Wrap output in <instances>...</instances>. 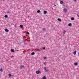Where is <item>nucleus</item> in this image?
I'll list each match as a JSON object with an SVG mask.
<instances>
[{
	"label": "nucleus",
	"mask_w": 79,
	"mask_h": 79,
	"mask_svg": "<svg viewBox=\"0 0 79 79\" xmlns=\"http://www.w3.org/2000/svg\"><path fill=\"white\" fill-rule=\"evenodd\" d=\"M41 73V72H40V70H38L36 72V74H40V73Z\"/></svg>",
	"instance_id": "nucleus-1"
},
{
	"label": "nucleus",
	"mask_w": 79,
	"mask_h": 79,
	"mask_svg": "<svg viewBox=\"0 0 79 79\" xmlns=\"http://www.w3.org/2000/svg\"><path fill=\"white\" fill-rule=\"evenodd\" d=\"M4 31H5V32H8V31H9V30H8L6 28L5 30Z\"/></svg>",
	"instance_id": "nucleus-2"
},
{
	"label": "nucleus",
	"mask_w": 79,
	"mask_h": 79,
	"mask_svg": "<svg viewBox=\"0 0 79 79\" xmlns=\"http://www.w3.org/2000/svg\"><path fill=\"white\" fill-rule=\"evenodd\" d=\"M20 28H21V29H22V28H23V25H21L19 26Z\"/></svg>",
	"instance_id": "nucleus-3"
},
{
	"label": "nucleus",
	"mask_w": 79,
	"mask_h": 79,
	"mask_svg": "<svg viewBox=\"0 0 79 79\" xmlns=\"http://www.w3.org/2000/svg\"><path fill=\"white\" fill-rule=\"evenodd\" d=\"M66 11H67V9L66 8L64 9V13H66Z\"/></svg>",
	"instance_id": "nucleus-4"
},
{
	"label": "nucleus",
	"mask_w": 79,
	"mask_h": 79,
	"mask_svg": "<svg viewBox=\"0 0 79 79\" xmlns=\"http://www.w3.org/2000/svg\"><path fill=\"white\" fill-rule=\"evenodd\" d=\"M74 64L75 65V66H77L78 65V63H77V62H76L74 63Z\"/></svg>",
	"instance_id": "nucleus-5"
},
{
	"label": "nucleus",
	"mask_w": 79,
	"mask_h": 79,
	"mask_svg": "<svg viewBox=\"0 0 79 79\" xmlns=\"http://www.w3.org/2000/svg\"><path fill=\"white\" fill-rule=\"evenodd\" d=\"M68 26H69V27H71V26H72V24L71 23H70L68 24Z\"/></svg>",
	"instance_id": "nucleus-6"
},
{
	"label": "nucleus",
	"mask_w": 79,
	"mask_h": 79,
	"mask_svg": "<svg viewBox=\"0 0 79 79\" xmlns=\"http://www.w3.org/2000/svg\"><path fill=\"white\" fill-rule=\"evenodd\" d=\"M44 14H47V11L46 10H44Z\"/></svg>",
	"instance_id": "nucleus-7"
},
{
	"label": "nucleus",
	"mask_w": 79,
	"mask_h": 79,
	"mask_svg": "<svg viewBox=\"0 0 79 79\" xmlns=\"http://www.w3.org/2000/svg\"><path fill=\"white\" fill-rule=\"evenodd\" d=\"M44 69L45 71V72H48V70H47V69H46V67H45L44 68Z\"/></svg>",
	"instance_id": "nucleus-8"
},
{
	"label": "nucleus",
	"mask_w": 79,
	"mask_h": 79,
	"mask_svg": "<svg viewBox=\"0 0 79 79\" xmlns=\"http://www.w3.org/2000/svg\"><path fill=\"white\" fill-rule=\"evenodd\" d=\"M46 78H47V77H46L44 76L42 78V79H46Z\"/></svg>",
	"instance_id": "nucleus-9"
},
{
	"label": "nucleus",
	"mask_w": 79,
	"mask_h": 79,
	"mask_svg": "<svg viewBox=\"0 0 79 79\" xmlns=\"http://www.w3.org/2000/svg\"><path fill=\"white\" fill-rule=\"evenodd\" d=\"M11 52H15V50H14L13 49H11Z\"/></svg>",
	"instance_id": "nucleus-10"
},
{
	"label": "nucleus",
	"mask_w": 79,
	"mask_h": 79,
	"mask_svg": "<svg viewBox=\"0 0 79 79\" xmlns=\"http://www.w3.org/2000/svg\"><path fill=\"white\" fill-rule=\"evenodd\" d=\"M35 54V52H32L31 53V55H34Z\"/></svg>",
	"instance_id": "nucleus-11"
},
{
	"label": "nucleus",
	"mask_w": 79,
	"mask_h": 79,
	"mask_svg": "<svg viewBox=\"0 0 79 79\" xmlns=\"http://www.w3.org/2000/svg\"><path fill=\"white\" fill-rule=\"evenodd\" d=\"M71 20H72V21H73V20H74V18L72 17L71 18Z\"/></svg>",
	"instance_id": "nucleus-12"
},
{
	"label": "nucleus",
	"mask_w": 79,
	"mask_h": 79,
	"mask_svg": "<svg viewBox=\"0 0 79 79\" xmlns=\"http://www.w3.org/2000/svg\"><path fill=\"white\" fill-rule=\"evenodd\" d=\"M9 77H12L11 74H9Z\"/></svg>",
	"instance_id": "nucleus-13"
},
{
	"label": "nucleus",
	"mask_w": 79,
	"mask_h": 79,
	"mask_svg": "<svg viewBox=\"0 0 79 79\" xmlns=\"http://www.w3.org/2000/svg\"><path fill=\"white\" fill-rule=\"evenodd\" d=\"M60 4H63V1H60Z\"/></svg>",
	"instance_id": "nucleus-14"
},
{
	"label": "nucleus",
	"mask_w": 79,
	"mask_h": 79,
	"mask_svg": "<svg viewBox=\"0 0 79 79\" xmlns=\"http://www.w3.org/2000/svg\"><path fill=\"white\" fill-rule=\"evenodd\" d=\"M21 68H24V66L23 65H21L20 66Z\"/></svg>",
	"instance_id": "nucleus-15"
},
{
	"label": "nucleus",
	"mask_w": 79,
	"mask_h": 79,
	"mask_svg": "<svg viewBox=\"0 0 79 79\" xmlns=\"http://www.w3.org/2000/svg\"><path fill=\"white\" fill-rule=\"evenodd\" d=\"M57 20H58V21H61V19H60V18H58L57 19Z\"/></svg>",
	"instance_id": "nucleus-16"
},
{
	"label": "nucleus",
	"mask_w": 79,
	"mask_h": 79,
	"mask_svg": "<svg viewBox=\"0 0 79 79\" xmlns=\"http://www.w3.org/2000/svg\"><path fill=\"white\" fill-rule=\"evenodd\" d=\"M73 54H74V55H76V51H74L73 52Z\"/></svg>",
	"instance_id": "nucleus-17"
},
{
	"label": "nucleus",
	"mask_w": 79,
	"mask_h": 79,
	"mask_svg": "<svg viewBox=\"0 0 79 79\" xmlns=\"http://www.w3.org/2000/svg\"><path fill=\"white\" fill-rule=\"evenodd\" d=\"M40 10H38L37 11V13H40Z\"/></svg>",
	"instance_id": "nucleus-18"
},
{
	"label": "nucleus",
	"mask_w": 79,
	"mask_h": 79,
	"mask_svg": "<svg viewBox=\"0 0 79 79\" xmlns=\"http://www.w3.org/2000/svg\"><path fill=\"white\" fill-rule=\"evenodd\" d=\"M4 17L5 18H8V15H5V16H4Z\"/></svg>",
	"instance_id": "nucleus-19"
},
{
	"label": "nucleus",
	"mask_w": 79,
	"mask_h": 79,
	"mask_svg": "<svg viewBox=\"0 0 79 79\" xmlns=\"http://www.w3.org/2000/svg\"><path fill=\"white\" fill-rule=\"evenodd\" d=\"M0 71H1V72H2V71H3V70H2V68H0Z\"/></svg>",
	"instance_id": "nucleus-20"
},
{
	"label": "nucleus",
	"mask_w": 79,
	"mask_h": 79,
	"mask_svg": "<svg viewBox=\"0 0 79 79\" xmlns=\"http://www.w3.org/2000/svg\"><path fill=\"white\" fill-rule=\"evenodd\" d=\"M65 32H66V31H65V30H64V31L63 34H65Z\"/></svg>",
	"instance_id": "nucleus-21"
},
{
	"label": "nucleus",
	"mask_w": 79,
	"mask_h": 79,
	"mask_svg": "<svg viewBox=\"0 0 79 79\" xmlns=\"http://www.w3.org/2000/svg\"><path fill=\"white\" fill-rule=\"evenodd\" d=\"M14 26L15 27H17V25H16V24H15L14 25Z\"/></svg>",
	"instance_id": "nucleus-22"
},
{
	"label": "nucleus",
	"mask_w": 79,
	"mask_h": 79,
	"mask_svg": "<svg viewBox=\"0 0 79 79\" xmlns=\"http://www.w3.org/2000/svg\"><path fill=\"white\" fill-rule=\"evenodd\" d=\"M38 51H40V52H42V51L40 49V50L38 49Z\"/></svg>",
	"instance_id": "nucleus-23"
},
{
	"label": "nucleus",
	"mask_w": 79,
	"mask_h": 79,
	"mask_svg": "<svg viewBox=\"0 0 79 79\" xmlns=\"http://www.w3.org/2000/svg\"><path fill=\"white\" fill-rule=\"evenodd\" d=\"M26 34H28V35H29V32H27V33Z\"/></svg>",
	"instance_id": "nucleus-24"
},
{
	"label": "nucleus",
	"mask_w": 79,
	"mask_h": 79,
	"mask_svg": "<svg viewBox=\"0 0 79 79\" xmlns=\"http://www.w3.org/2000/svg\"><path fill=\"white\" fill-rule=\"evenodd\" d=\"M44 60H46V59H47V57H44Z\"/></svg>",
	"instance_id": "nucleus-25"
},
{
	"label": "nucleus",
	"mask_w": 79,
	"mask_h": 79,
	"mask_svg": "<svg viewBox=\"0 0 79 79\" xmlns=\"http://www.w3.org/2000/svg\"><path fill=\"white\" fill-rule=\"evenodd\" d=\"M44 50H45V47H44L43 48Z\"/></svg>",
	"instance_id": "nucleus-26"
},
{
	"label": "nucleus",
	"mask_w": 79,
	"mask_h": 79,
	"mask_svg": "<svg viewBox=\"0 0 79 79\" xmlns=\"http://www.w3.org/2000/svg\"><path fill=\"white\" fill-rule=\"evenodd\" d=\"M43 64H46V62H44L43 63Z\"/></svg>",
	"instance_id": "nucleus-27"
},
{
	"label": "nucleus",
	"mask_w": 79,
	"mask_h": 79,
	"mask_svg": "<svg viewBox=\"0 0 79 79\" xmlns=\"http://www.w3.org/2000/svg\"><path fill=\"white\" fill-rule=\"evenodd\" d=\"M7 13H10V12L9 11H8Z\"/></svg>",
	"instance_id": "nucleus-28"
},
{
	"label": "nucleus",
	"mask_w": 79,
	"mask_h": 79,
	"mask_svg": "<svg viewBox=\"0 0 79 79\" xmlns=\"http://www.w3.org/2000/svg\"><path fill=\"white\" fill-rule=\"evenodd\" d=\"M73 1L74 2H76V0H73Z\"/></svg>",
	"instance_id": "nucleus-29"
},
{
	"label": "nucleus",
	"mask_w": 79,
	"mask_h": 79,
	"mask_svg": "<svg viewBox=\"0 0 79 79\" xmlns=\"http://www.w3.org/2000/svg\"><path fill=\"white\" fill-rule=\"evenodd\" d=\"M54 6H56V5H55V4H54Z\"/></svg>",
	"instance_id": "nucleus-30"
},
{
	"label": "nucleus",
	"mask_w": 79,
	"mask_h": 79,
	"mask_svg": "<svg viewBox=\"0 0 79 79\" xmlns=\"http://www.w3.org/2000/svg\"><path fill=\"white\" fill-rule=\"evenodd\" d=\"M77 16H78V17H79V15H77Z\"/></svg>",
	"instance_id": "nucleus-31"
},
{
	"label": "nucleus",
	"mask_w": 79,
	"mask_h": 79,
	"mask_svg": "<svg viewBox=\"0 0 79 79\" xmlns=\"http://www.w3.org/2000/svg\"><path fill=\"white\" fill-rule=\"evenodd\" d=\"M43 31H45V30L44 29Z\"/></svg>",
	"instance_id": "nucleus-32"
},
{
	"label": "nucleus",
	"mask_w": 79,
	"mask_h": 79,
	"mask_svg": "<svg viewBox=\"0 0 79 79\" xmlns=\"http://www.w3.org/2000/svg\"><path fill=\"white\" fill-rule=\"evenodd\" d=\"M78 55H79V52H78Z\"/></svg>",
	"instance_id": "nucleus-33"
}]
</instances>
